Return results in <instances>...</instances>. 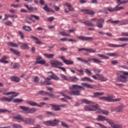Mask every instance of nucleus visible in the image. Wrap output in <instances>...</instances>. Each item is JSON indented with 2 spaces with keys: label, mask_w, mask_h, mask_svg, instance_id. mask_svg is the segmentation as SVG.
<instances>
[{
  "label": "nucleus",
  "mask_w": 128,
  "mask_h": 128,
  "mask_svg": "<svg viewBox=\"0 0 128 128\" xmlns=\"http://www.w3.org/2000/svg\"><path fill=\"white\" fill-rule=\"evenodd\" d=\"M100 100H105L106 102H110V96H102L99 98Z\"/></svg>",
  "instance_id": "25"
},
{
  "label": "nucleus",
  "mask_w": 128,
  "mask_h": 128,
  "mask_svg": "<svg viewBox=\"0 0 128 128\" xmlns=\"http://www.w3.org/2000/svg\"><path fill=\"white\" fill-rule=\"evenodd\" d=\"M10 80L12 82H20V78L18 77V76H12Z\"/></svg>",
  "instance_id": "23"
},
{
  "label": "nucleus",
  "mask_w": 128,
  "mask_h": 128,
  "mask_svg": "<svg viewBox=\"0 0 128 128\" xmlns=\"http://www.w3.org/2000/svg\"><path fill=\"white\" fill-rule=\"evenodd\" d=\"M70 90H72L69 92V94L70 96H80V90H84V88L82 86H78L77 84H74L72 87H70Z\"/></svg>",
  "instance_id": "1"
},
{
  "label": "nucleus",
  "mask_w": 128,
  "mask_h": 128,
  "mask_svg": "<svg viewBox=\"0 0 128 128\" xmlns=\"http://www.w3.org/2000/svg\"><path fill=\"white\" fill-rule=\"evenodd\" d=\"M100 106L98 104L96 105H92L90 106H86L84 108V110L87 112H92L94 110H100Z\"/></svg>",
  "instance_id": "8"
},
{
  "label": "nucleus",
  "mask_w": 128,
  "mask_h": 128,
  "mask_svg": "<svg viewBox=\"0 0 128 128\" xmlns=\"http://www.w3.org/2000/svg\"><path fill=\"white\" fill-rule=\"evenodd\" d=\"M96 120H98L99 122H104V120H106V122H107L108 124H109L112 122V120L106 118V116H102V115H98V118H96Z\"/></svg>",
  "instance_id": "14"
},
{
  "label": "nucleus",
  "mask_w": 128,
  "mask_h": 128,
  "mask_svg": "<svg viewBox=\"0 0 128 128\" xmlns=\"http://www.w3.org/2000/svg\"><path fill=\"white\" fill-rule=\"evenodd\" d=\"M44 56H46V58H52L54 56V54H44Z\"/></svg>",
  "instance_id": "41"
},
{
  "label": "nucleus",
  "mask_w": 128,
  "mask_h": 128,
  "mask_svg": "<svg viewBox=\"0 0 128 128\" xmlns=\"http://www.w3.org/2000/svg\"><path fill=\"white\" fill-rule=\"evenodd\" d=\"M110 126L112 128H122V126L120 124H114V121L111 120V122H110Z\"/></svg>",
  "instance_id": "22"
},
{
  "label": "nucleus",
  "mask_w": 128,
  "mask_h": 128,
  "mask_svg": "<svg viewBox=\"0 0 128 128\" xmlns=\"http://www.w3.org/2000/svg\"><path fill=\"white\" fill-rule=\"evenodd\" d=\"M22 122L29 124H34L36 122V119L33 118H23Z\"/></svg>",
  "instance_id": "15"
},
{
  "label": "nucleus",
  "mask_w": 128,
  "mask_h": 128,
  "mask_svg": "<svg viewBox=\"0 0 128 128\" xmlns=\"http://www.w3.org/2000/svg\"><path fill=\"white\" fill-rule=\"evenodd\" d=\"M60 122V121L56 119H54L53 120L44 121L43 124L48 126H56Z\"/></svg>",
  "instance_id": "9"
},
{
  "label": "nucleus",
  "mask_w": 128,
  "mask_h": 128,
  "mask_svg": "<svg viewBox=\"0 0 128 128\" xmlns=\"http://www.w3.org/2000/svg\"><path fill=\"white\" fill-rule=\"evenodd\" d=\"M60 76H61L62 78H63L64 80H68V78L66 76L62 74H60Z\"/></svg>",
  "instance_id": "57"
},
{
  "label": "nucleus",
  "mask_w": 128,
  "mask_h": 128,
  "mask_svg": "<svg viewBox=\"0 0 128 128\" xmlns=\"http://www.w3.org/2000/svg\"><path fill=\"white\" fill-rule=\"evenodd\" d=\"M120 100H122V99H120V98L113 99L111 96L110 97V102H120Z\"/></svg>",
  "instance_id": "47"
},
{
  "label": "nucleus",
  "mask_w": 128,
  "mask_h": 128,
  "mask_svg": "<svg viewBox=\"0 0 128 128\" xmlns=\"http://www.w3.org/2000/svg\"><path fill=\"white\" fill-rule=\"evenodd\" d=\"M117 78L121 82H128V72H122V74H118Z\"/></svg>",
  "instance_id": "2"
},
{
  "label": "nucleus",
  "mask_w": 128,
  "mask_h": 128,
  "mask_svg": "<svg viewBox=\"0 0 128 128\" xmlns=\"http://www.w3.org/2000/svg\"><path fill=\"white\" fill-rule=\"evenodd\" d=\"M98 56H99V58H104V60H108L110 58V57L105 56L104 54H98Z\"/></svg>",
  "instance_id": "42"
},
{
  "label": "nucleus",
  "mask_w": 128,
  "mask_h": 128,
  "mask_svg": "<svg viewBox=\"0 0 128 128\" xmlns=\"http://www.w3.org/2000/svg\"><path fill=\"white\" fill-rule=\"evenodd\" d=\"M98 77H96V76ZM96 75H92V76L94 80H101V82H106L108 80V78H106L104 76L101 75L100 74H96Z\"/></svg>",
  "instance_id": "12"
},
{
  "label": "nucleus",
  "mask_w": 128,
  "mask_h": 128,
  "mask_svg": "<svg viewBox=\"0 0 128 128\" xmlns=\"http://www.w3.org/2000/svg\"><path fill=\"white\" fill-rule=\"evenodd\" d=\"M40 4L41 6H44L42 8L45 10V12H54V10L48 8V4H44V0H40Z\"/></svg>",
  "instance_id": "10"
},
{
  "label": "nucleus",
  "mask_w": 128,
  "mask_h": 128,
  "mask_svg": "<svg viewBox=\"0 0 128 128\" xmlns=\"http://www.w3.org/2000/svg\"><path fill=\"white\" fill-rule=\"evenodd\" d=\"M8 60V56H4L2 57L0 60V62L2 64H8V61L6 60Z\"/></svg>",
  "instance_id": "27"
},
{
  "label": "nucleus",
  "mask_w": 128,
  "mask_h": 128,
  "mask_svg": "<svg viewBox=\"0 0 128 128\" xmlns=\"http://www.w3.org/2000/svg\"><path fill=\"white\" fill-rule=\"evenodd\" d=\"M7 44L12 48H18V44H14L12 42H9Z\"/></svg>",
  "instance_id": "37"
},
{
  "label": "nucleus",
  "mask_w": 128,
  "mask_h": 128,
  "mask_svg": "<svg viewBox=\"0 0 128 128\" xmlns=\"http://www.w3.org/2000/svg\"><path fill=\"white\" fill-rule=\"evenodd\" d=\"M128 44H108V46L110 48H124V46H126Z\"/></svg>",
  "instance_id": "19"
},
{
  "label": "nucleus",
  "mask_w": 128,
  "mask_h": 128,
  "mask_svg": "<svg viewBox=\"0 0 128 128\" xmlns=\"http://www.w3.org/2000/svg\"><path fill=\"white\" fill-rule=\"evenodd\" d=\"M22 102H24V100H22V99H18V98L14 99L13 100V102H15V103Z\"/></svg>",
  "instance_id": "53"
},
{
  "label": "nucleus",
  "mask_w": 128,
  "mask_h": 128,
  "mask_svg": "<svg viewBox=\"0 0 128 128\" xmlns=\"http://www.w3.org/2000/svg\"><path fill=\"white\" fill-rule=\"evenodd\" d=\"M27 104L32 106H38V104L34 102L28 101Z\"/></svg>",
  "instance_id": "40"
},
{
  "label": "nucleus",
  "mask_w": 128,
  "mask_h": 128,
  "mask_svg": "<svg viewBox=\"0 0 128 128\" xmlns=\"http://www.w3.org/2000/svg\"><path fill=\"white\" fill-rule=\"evenodd\" d=\"M124 108V105H120L116 108V112H122Z\"/></svg>",
  "instance_id": "31"
},
{
  "label": "nucleus",
  "mask_w": 128,
  "mask_h": 128,
  "mask_svg": "<svg viewBox=\"0 0 128 128\" xmlns=\"http://www.w3.org/2000/svg\"><path fill=\"white\" fill-rule=\"evenodd\" d=\"M120 24V26H123L124 24H128V20H121L119 22Z\"/></svg>",
  "instance_id": "43"
},
{
  "label": "nucleus",
  "mask_w": 128,
  "mask_h": 128,
  "mask_svg": "<svg viewBox=\"0 0 128 128\" xmlns=\"http://www.w3.org/2000/svg\"><path fill=\"white\" fill-rule=\"evenodd\" d=\"M96 12L90 10L86 9V12L84 14H90V16H94Z\"/></svg>",
  "instance_id": "29"
},
{
  "label": "nucleus",
  "mask_w": 128,
  "mask_h": 128,
  "mask_svg": "<svg viewBox=\"0 0 128 128\" xmlns=\"http://www.w3.org/2000/svg\"><path fill=\"white\" fill-rule=\"evenodd\" d=\"M76 38H78L80 40H86V42L89 40H94V38H92V37H84L82 36H76Z\"/></svg>",
  "instance_id": "18"
},
{
  "label": "nucleus",
  "mask_w": 128,
  "mask_h": 128,
  "mask_svg": "<svg viewBox=\"0 0 128 128\" xmlns=\"http://www.w3.org/2000/svg\"><path fill=\"white\" fill-rule=\"evenodd\" d=\"M18 34L20 36V38L22 40H23V38H24V33L22 32V31H19Z\"/></svg>",
  "instance_id": "60"
},
{
  "label": "nucleus",
  "mask_w": 128,
  "mask_h": 128,
  "mask_svg": "<svg viewBox=\"0 0 128 128\" xmlns=\"http://www.w3.org/2000/svg\"><path fill=\"white\" fill-rule=\"evenodd\" d=\"M13 92V93L11 94L12 95L10 98L8 97L4 96L0 98V100H1V102H12V100H14V98H16V96H18V94L14 92Z\"/></svg>",
  "instance_id": "6"
},
{
  "label": "nucleus",
  "mask_w": 128,
  "mask_h": 128,
  "mask_svg": "<svg viewBox=\"0 0 128 128\" xmlns=\"http://www.w3.org/2000/svg\"><path fill=\"white\" fill-rule=\"evenodd\" d=\"M46 104V103L44 102H41L39 104H37V106H38L39 108H42V106H44Z\"/></svg>",
  "instance_id": "59"
},
{
  "label": "nucleus",
  "mask_w": 128,
  "mask_h": 128,
  "mask_svg": "<svg viewBox=\"0 0 128 128\" xmlns=\"http://www.w3.org/2000/svg\"><path fill=\"white\" fill-rule=\"evenodd\" d=\"M117 40H118L119 42H128V38H120Z\"/></svg>",
  "instance_id": "49"
},
{
  "label": "nucleus",
  "mask_w": 128,
  "mask_h": 128,
  "mask_svg": "<svg viewBox=\"0 0 128 128\" xmlns=\"http://www.w3.org/2000/svg\"><path fill=\"white\" fill-rule=\"evenodd\" d=\"M48 74H52V75L49 76L50 78H44L45 84L46 86H50L52 84V82L50 81L51 80H60V78L56 74H54L52 72L50 71L48 72Z\"/></svg>",
  "instance_id": "3"
},
{
  "label": "nucleus",
  "mask_w": 128,
  "mask_h": 128,
  "mask_svg": "<svg viewBox=\"0 0 128 128\" xmlns=\"http://www.w3.org/2000/svg\"><path fill=\"white\" fill-rule=\"evenodd\" d=\"M53 8H54L56 12H58V10H60V7H58L56 5H54Z\"/></svg>",
  "instance_id": "64"
},
{
  "label": "nucleus",
  "mask_w": 128,
  "mask_h": 128,
  "mask_svg": "<svg viewBox=\"0 0 128 128\" xmlns=\"http://www.w3.org/2000/svg\"><path fill=\"white\" fill-rule=\"evenodd\" d=\"M64 63L68 65L74 64V62L70 60H66L64 61Z\"/></svg>",
  "instance_id": "45"
},
{
  "label": "nucleus",
  "mask_w": 128,
  "mask_h": 128,
  "mask_svg": "<svg viewBox=\"0 0 128 128\" xmlns=\"http://www.w3.org/2000/svg\"><path fill=\"white\" fill-rule=\"evenodd\" d=\"M13 118L14 120H22L24 118L20 115H18L17 116H13Z\"/></svg>",
  "instance_id": "44"
},
{
  "label": "nucleus",
  "mask_w": 128,
  "mask_h": 128,
  "mask_svg": "<svg viewBox=\"0 0 128 128\" xmlns=\"http://www.w3.org/2000/svg\"><path fill=\"white\" fill-rule=\"evenodd\" d=\"M91 22H96V26L98 28H104V19L101 18L98 19L96 18H93L90 20Z\"/></svg>",
  "instance_id": "7"
},
{
  "label": "nucleus",
  "mask_w": 128,
  "mask_h": 128,
  "mask_svg": "<svg viewBox=\"0 0 128 128\" xmlns=\"http://www.w3.org/2000/svg\"><path fill=\"white\" fill-rule=\"evenodd\" d=\"M31 38H33L34 40H36V44H42V42H40V40H38V38L33 36H31Z\"/></svg>",
  "instance_id": "38"
},
{
  "label": "nucleus",
  "mask_w": 128,
  "mask_h": 128,
  "mask_svg": "<svg viewBox=\"0 0 128 128\" xmlns=\"http://www.w3.org/2000/svg\"><path fill=\"white\" fill-rule=\"evenodd\" d=\"M10 50L12 52V54H16V56H20V51L18 50L14 49L12 48H10Z\"/></svg>",
  "instance_id": "28"
},
{
  "label": "nucleus",
  "mask_w": 128,
  "mask_h": 128,
  "mask_svg": "<svg viewBox=\"0 0 128 128\" xmlns=\"http://www.w3.org/2000/svg\"><path fill=\"white\" fill-rule=\"evenodd\" d=\"M40 82V78L38 76H36V77L34 78V82Z\"/></svg>",
  "instance_id": "63"
},
{
  "label": "nucleus",
  "mask_w": 128,
  "mask_h": 128,
  "mask_svg": "<svg viewBox=\"0 0 128 128\" xmlns=\"http://www.w3.org/2000/svg\"><path fill=\"white\" fill-rule=\"evenodd\" d=\"M97 112H102L104 114H106V116H108L109 114L108 110L102 109L99 110Z\"/></svg>",
  "instance_id": "36"
},
{
  "label": "nucleus",
  "mask_w": 128,
  "mask_h": 128,
  "mask_svg": "<svg viewBox=\"0 0 128 128\" xmlns=\"http://www.w3.org/2000/svg\"><path fill=\"white\" fill-rule=\"evenodd\" d=\"M19 108L22 110L27 112L28 114H34V112L36 110L34 108H29L28 107L26 106H20Z\"/></svg>",
  "instance_id": "13"
},
{
  "label": "nucleus",
  "mask_w": 128,
  "mask_h": 128,
  "mask_svg": "<svg viewBox=\"0 0 128 128\" xmlns=\"http://www.w3.org/2000/svg\"><path fill=\"white\" fill-rule=\"evenodd\" d=\"M18 44L20 46V48L22 50H30V47L26 44L19 42Z\"/></svg>",
  "instance_id": "21"
},
{
  "label": "nucleus",
  "mask_w": 128,
  "mask_h": 128,
  "mask_svg": "<svg viewBox=\"0 0 128 128\" xmlns=\"http://www.w3.org/2000/svg\"><path fill=\"white\" fill-rule=\"evenodd\" d=\"M124 8L123 7H118V6H116V8H112L110 7L107 9L108 12H118V10H124Z\"/></svg>",
  "instance_id": "16"
},
{
  "label": "nucleus",
  "mask_w": 128,
  "mask_h": 128,
  "mask_svg": "<svg viewBox=\"0 0 128 128\" xmlns=\"http://www.w3.org/2000/svg\"><path fill=\"white\" fill-rule=\"evenodd\" d=\"M50 106H52L53 108H54V110L56 112H58V110H60V106L58 105H56V104H50Z\"/></svg>",
  "instance_id": "24"
},
{
  "label": "nucleus",
  "mask_w": 128,
  "mask_h": 128,
  "mask_svg": "<svg viewBox=\"0 0 128 128\" xmlns=\"http://www.w3.org/2000/svg\"><path fill=\"white\" fill-rule=\"evenodd\" d=\"M22 30H26V32H32V30L30 26H23Z\"/></svg>",
  "instance_id": "32"
},
{
  "label": "nucleus",
  "mask_w": 128,
  "mask_h": 128,
  "mask_svg": "<svg viewBox=\"0 0 128 128\" xmlns=\"http://www.w3.org/2000/svg\"><path fill=\"white\" fill-rule=\"evenodd\" d=\"M106 54L109 56H118V54L116 53H106Z\"/></svg>",
  "instance_id": "54"
},
{
  "label": "nucleus",
  "mask_w": 128,
  "mask_h": 128,
  "mask_svg": "<svg viewBox=\"0 0 128 128\" xmlns=\"http://www.w3.org/2000/svg\"><path fill=\"white\" fill-rule=\"evenodd\" d=\"M60 34H61V36H70V34H68L66 32H60Z\"/></svg>",
  "instance_id": "56"
},
{
  "label": "nucleus",
  "mask_w": 128,
  "mask_h": 128,
  "mask_svg": "<svg viewBox=\"0 0 128 128\" xmlns=\"http://www.w3.org/2000/svg\"><path fill=\"white\" fill-rule=\"evenodd\" d=\"M84 103L86 104H94V102L92 101L88 100L84 98L81 100V102L78 101L76 102L75 106H80V104H82Z\"/></svg>",
  "instance_id": "11"
},
{
  "label": "nucleus",
  "mask_w": 128,
  "mask_h": 128,
  "mask_svg": "<svg viewBox=\"0 0 128 128\" xmlns=\"http://www.w3.org/2000/svg\"><path fill=\"white\" fill-rule=\"evenodd\" d=\"M82 82H92L94 80L88 78V77H84L81 78Z\"/></svg>",
  "instance_id": "34"
},
{
  "label": "nucleus",
  "mask_w": 128,
  "mask_h": 128,
  "mask_svg": "<svg viewBox=\"0 0 128 128\" xmlns=\"http://www.w3.org/2000/svg\"><path fill=\"white\" fill-rule=\"evenodd\" d=\"M118 0V4L117 6H118V8H119L118 6H120V4H128V0Z\"/></svg>",
  "instance_id": "35"
},
{
  "label": "nucleus",
  "mask_w": 128,
  "mask_h": 128,
  "mask_svg": "<svg viewBox=\"0 0 128 128\" xmlns=\"http://www.w3.org/2000/svg\"><path fill=\"white\" fill-rule=\"evenodd\" d=\"M77 60L78 62H84V64H88V62H92V60L93 61V62H94L95 64H102V62H103L102 61L98 60L96 58H92L90 59H88V60H84L82 58H77Z\"/></svg>",
  "instance_id": "5"
},
{
  "label": "nucleus",
  "mask_w": 128,
  "mask_h": 128,
  "mask_svg": "<svg viewBox=\"0 0 128 128\" xmlns=\"http://www.w3.org/2000/svg\"><path fill=\"white\" fill-rule=\"evenodd\" d=\"M20 65L18 63H14L13 65V68L15 70H18L20 68Z\"/></svg>",
  "instance_id": "50"
},
{
  "label": "nucleus",
  "mask_w": 128,
  "mask_h": 128,
  "mask_svg": "<svg viewBox=\"0 0 128 128\" xmlns=\"http://www.w3.org/2000/svg\"><path fill=\"white\" fill-rule=\"evenodd\" d=\"M83 24H86V26H94V24H92L90 21H84L83 22Z\"/></svg>",
  "instance_id": "39"
},
{
  "label": "nucleus",
  "mask_w": 128,
  "mask_h": 128,
  "mask_svg": "<svg viewBox=\"0 0 128 128\" xmlns=\"http://www.w3.org/2000/svg\"><path fill=\"white\" fill-rule=\"evenodd\" d=\"M50 64L53 66L54 68H59L60 70H62V72H66V70L65 69L64 67H60L64 66V64H62L60 62H58L56 60H52L50 62Z\"/></svg>",
  "instance_id": "4"
},
{
  "label": "nucleus",
  "mask_w": 128,
  "mask_h": 128,
  "mask_svg": "<svg viewBox=\"0 0 128 128\" xmlns=\"http://www.w3.org/2000/svg\"><path fill=\"white\" fill-rule=\"evenodd\" d=\"M70 80L72 82H76L78 80V78L76 76H72L70 78Z\"/></svg>",
  "instance_id": "46"
},
{
  "label": "nucleus",
  "mask_w": 128,
  "mask_h": 128,
  "mask_svg": "<svg viewBox=\"0 0 128 128\" xmlns=\"http://www.w3.org/2000/svg\"><path fill=\"white\" fill-rule=\"evenodd\" d=\"M37 62V64H46V60H41L40 61H37V62Z\"/></svg>",
  "instance_id": "61"
},
{
  "label": "nucleus",
  "mask_w": 128,
  "mask_h": 128,
  "mask_svg": "<svg viewBox=\"0 0 128 128\" xmlns=\"http://www.w3.org/2000/svg\"><path fill=\"white\" fill-rule=\"evenodd\" d=\"M61 126H64V128H70V126L68 124H66L62 122H61Z\"/></svg>",
  "instance_id": "58"
},
{
  "label": "nucleus",
  "mask_w": 128,
  "mask_h": 128,
  "mask_svg": "<svg viewBox=\"0 0 128 128\" xmlns=\"http://www.w3.org/2000/svg\"><path fill=\"white\" fill-rule=\"evenodd\" d=\"M86 52H88L90 54H92L94 52H96V50H94V49L92 48H89V49L86 48Z\"/></svg>",
  "instance_id": "55"
},
{
  "label": "nucleus",
  "mask_w": 128,
  "mask_h": 128,
  "mask_svg": "<svg viewBox=\"0 0 128 128\" xmlns=\"http://www.w3.org/2000/svg\"><path fill=\"white\" fill-rule=\"evenodd\" d=\"M28 20H31L32 22H34L36 20H40V16H37L36 15L30 14L28 16Z\"/></svg>",
  "instance_id": "17"
},
{
  "label": "nucleus",
  "mask_w": 128,
  "mask_h": 128,
  "mask_svg": "<svg viewBox=\"0 0 128 128\" xmlns=\"http://www.w3.org/2000/svg\"><path fill=\"white\" fill-rule=\"evenodd\" d=\"M85 72H86V74H89L90 76H92V72H90V70L88 68L85 69Z\"/></svg>",
  "instance_id": "62"
},
{
  "label": "nucleus",
  "mask_w": 128,
  "mask_h": 128,
  "mask_svg": "<svg viewBox=\"0 0 128 128\" xmlns=\"http://www.w3.org/2000/svg\"><path fill=\"white\" fill-rule=\"evenodd\" d=\"M82 86L87 88H94V86L92 85H90L88 83H82Z\"/></svg>",
  "instance_id": "33"
},
{
  "label": "nucleus",
  "mask_w": 128,
  "mask_h": 128,
  "mask_svg": "<svg viewBox=\"0 0 128 128\" xmlns=\"http://www.w3.org/2000/svg\"><path fill=\"white\" fill-rule=\"evenodd\" d=\"M24 6L30 12H34V10H38V8L36 7H29L28 4H26L24 3Z\"/></svg>",
  "instance_id": "20"
},
{
  "label": "nucleus",
  "mask_w": 128,
  "mask_h": 128,
  "mask_svg": "<svg viewBox=\"0 0 128 128\" xmlns=\"http://www.w3.org/2000/svg\"><path fill=\"white\" fill-rule=\"evenodd\" d=\"M48 96L50 98H60V96H56L54 94H50V92H48Z\"/></svg>",
  "instance_id": "51"
},
{
  "label": "nucleus",
  "mask_w": 128,
  "mask_h": 128,
  "mask_svg": "<svg viewBox=\"0 0 128 128\" xmlns=\"http://www.w3.org/2000/svg\"><path fill=\"white\" fill-rule=\"evenodd\" d=\"M46 112L47 114V116H57L56 114L53 113L52 112L46 111Z\"/></svg>",
  "instance_id": "48"
},
{
  "label": "nucleus",
  "mask_w": 128,
  "mask_h": 128,
  "mask_svg": "<svg viewBox=\"0 0 128 128\" xmlns=\"http://www.w3.org/2000/svg\"><path fill=\"white\" fill-rule=\"evenodd\" d=\"M94 96L92 98H98L100 96H104V92H94L93 93Z\"/></svg>",
  "instance_id": "26"
},
{
  "label": "nucleus",
  "mask_w": 128,
  "mask_h": 128,
  "mask_svg": "<svg viewBox=\"0 0 128 128\" xmlns=\"http://www.w3.org/2000/svg\"><path fill=\"white\" fill-rule=\"evenodd\" d=\"M37 94L38 96H48V92H44V90H40L37 93Z\"/></svg>",
  "instance_id": "30"
},
{
  "label": "nucleus",
  "mask_w": 128,
  "mask_h": 128,
  "mask_svg": "<svg viewBox=\"0 0 128 128\" xmlns=\"http://www.w3.org/2000/svg\"><path fill=\"white\" fill-rule=\"evenodd\" d=\"M94 72H95L96 76V74H100L102 72V70L98 68H94L93 70Z\"/></svg>",
  "instance_id": "52"
}]
</instances>
